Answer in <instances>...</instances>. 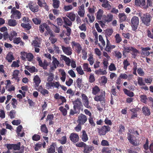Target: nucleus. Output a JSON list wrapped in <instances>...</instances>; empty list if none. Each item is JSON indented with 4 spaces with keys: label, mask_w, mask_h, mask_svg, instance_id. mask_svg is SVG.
Wrapping results in <instances>:
<instances>
[{
    "label": "nucleus",
    "mask_w": 153,
    "mask_h": 153,
    "mask_svg": "<svg viewBox=\"0 0 153 153\" xmlns=\"http://www.w3.org/2000/svg\"><path fill=\"white\" fill-rule=\"evenodd\" d=\"M100 80L102 83L105 84L107 82V79L105 76H103L101 77Z\"/></svg>",
    "instance_id": "8fccbe9b"
},
{
    "label": "nucleus",
    "mask_w": 153,
    "mask_h": 153,
    "mask_svg": "<svg viewBox=\"0 0 153 153\" xmlns=\"http://www.w3.org/2000/svg\"><path fill=\"white\" fill-rule=\"evenodd\" d=\"M31 73H33L34 72H37V69L35 68H27V69Z\"/></svg>",
    "instance_id": "338daca9"
},
{
    "label": "nucleus",
    "mask_w": 153,
    "mask_h": 153,
    "mask_svg": "<svg viewBox=\"0 0 153 153\" xmlns=\"http://www.w3.org/2000/svg\"><path fill=\"white\" fill-rule=\"evenodd\" d=\"M12 105L13 108H16V105H17V100H16L15 99H12Z\"/></svg>",
    "instance_id": "0e129e2a"
},
{
    "label": "nucleus",
    "mask_w": 153,
    "mask_h": 153,
    "mask_svg": "<svg viewBox=\"0 0 153 153\" xmlns=\"http://www.w3.org/2000/svg\"><path fill=\"white\" fill-rule=\"evenodd\" d=\"M16 112V111L14 110H12L10 111L9 115L11 118L13 119L14 118Z\"/></svg>",
    "instance_id": "4d7b16f0"
},
{
    "label": "nucleus",
    "mask_w": 153,
    "mask_h": 153,
    "mask_svg": "<svg viewBox=\"0 0 153 153\" xmlns=\"http://www.w3.org/2000/svg\"><path fill=\"white\" fill-rule=\"evenodd\" d=\"M138 83L139 85L141 86H144L145 85L141 77H140L138 79Z\"/></svg>",
    "instance_id": "603ef678"
},
{
    "label": "nucleus",
    "mask_w": 153,
    "mask_h": 153,
    "mask_svg": "<svg viewBox=\"0 0 153 153\" xmlns=\"http://www.w3.org/2000/svg\"><path fill=\"white\" fill-rule=\"evenodd\" d=\"M61 56L62 59L65 61V64L68 66H70L71 64V67H76L75 60L73 59H71L63 55H61Z\"/></svg>",
    "instance_id": "f257e3e1"
},
{
    "label": "nucleus",
    "mask_w": 153,
    "mask_h": 153,
    "mask_svg": "<svg viewBox=\"0 0 153 153\" xmlns=\"http://www.w3.org/2000/svg\"><path fill=\"white\" fill-rule=\"evenodd\" d=\"M106 45L105 47V51H108V48H109V47L111 45V44L110 43V41L108 39V38L106 37Z\"/></svg>",
    "instance_id": "052dcab7"
},
{
    "label": "nucleus",
    "mask_w": 153,
    "mask_h": 153,
    "mask_svg": "<svg viewBox=\"0 0 153 153\" xmlns=\"http://www.w3.org/2000/svg\"><path fill=\"white\" fill-rule=\"evenodd\" d=\"M113 33V30L112 29H106L105 30V33L106 37V38L107 37L108 38V37L110 36Z\"/></svg>",
    "instance_id": "58836bf2"
},
{
    "label": "nucleus",
    "mask_w": 153,
    "mask_h": 153,
    "mask_svg": "<svg viewBox=\"0 0 153 153\" xmlns=\"http://www.w3.org/2000/svg\"><path fill=\"white\" fill-rule=\"evenodd\" d=\"M40 44L39 39L38 38H36L33 41L32 45L34 47H40Z\"/></svg>",
    "instance_id": "aec40b11"
},
{
    "label": "nucleus",
    "mask_w": 153,
    "mask_h": 153,
    "mask_svg": "<svg viewBox=\"0 0 153 153\" xmlns=\"http://www.w3.org/2000/svg\"><path fill=\"white\" fill-rule=\"evenodd\" d=\"M40 139V136L37 134H34L32 137L33 140L35 141H38Z\"/></svg>",
    "instance_id": "774afa93"
},
{
    "label": "nucleus",
    "mask_w": 153,
    "mask_h": 153,
    "mask_svg": "<svg viewBox=\"0 0 153 153\" xmlns=\"http://www.w3.org/2000/svg\"><path fill=\"white\" fill-rule=\"evenodd\" d=\"M61 47L62 51L65 54L68 55L72 54V49L70 47H65L64 45H62Z\"/></svg>",
    "instance_id": "9d476101"
},
{
    "label": "nucleus",
    "mask_w": 153,
    "mask_h": 153,
    "mask_svg": "<svg viewBox=\"0 0 153 153\" xmlns=\"http://www.w3.org/2000/svg\"><path fill=\"white\" fill-rule=\"evenodd\" d=\"M116 42L117 43H119L122 41V39L119 34H117L115 36Z\"/></svg>",
    "instance_id": "79ce46f5"
},
{
    "label": "nucleus",
    "mask_w": 153,
    "mask_h": 153,
    "mask_svg": "<svg viewBox=\"0 0 153 153\" xmlns=\"http://www.w3.org/2000/svg\"><path fill=\"white\" fill-rule=\"evenodd\" d=\"M69 137L71 141L74 143L77 142L79 139L78 135L77 134L75 133L71 134Z\"/></svg>",
    "instance_id": "f8f14e48"
},
{
    "label": "nucleus",
    "mask_w": 153,
    "mask_h": 153,
    "mask_svg": "<svg viewBox=\"0 0 153 153\" xmlns=\"http://www.w3.org/2000/svg\"><path fill=\"white\" fill-rule=\"evenodd\" d=\"M79 10L78 12V15L81 17H83L84 16L85 11L84 10V5L82 4L79 7Z\"/></svg>",
    "instance_id": "2eb2a0df"
},
{
    "label": "nucleus",
    "mask_w": 153,
    "mask_h": 153,
    "mask_svg": "<svg viewBox=\"0 0 153 153\" xmlns=\"http://www.w3.org/2000/svg\"><path fill=\"white\" fill-rule=\"evenodd\" d=\"M6 59L9 62H11L12 60L14 59L13 56L11 53L8 54L6 56Z\"/></svg>",
    "instance_id": "e433bc0d"
},
{
    "label": "nucleus",
    "mask_w": 153,
    "mask_h": 153,
    "mask_svg": "<svg viewBox=\"0 0 153 153\" xmlns=\"http://www.w3.org/2000/svg\"><path fill=\"white\" fill-rule=\"evenodd\" d=\"M74 104V107L75 109L76 108H80L82 105V103L80 99H77L73 102Z\"/></svg>",
    "instance_id": "a211bd4d"
},
{
    "label": "nucleus",
    "mask_w": 153,
    "mask_h": 153,
    "mask_svg": "<svg viewBox=\"0 0 153 153\" xmlns=\"http://www.w3.org/2000/svg\"><path fill=\"white\" fill-rule=\"evenodd\" d=\"M142 111L144 114L146 116H149L150 114V109L148 107L144 106L142 108Z\"/></svg>",
    "instance_id": "393cba45"
},
{
    "label": "nucleus",
    "mask_w": 153,
    "mask_h": 153,
    "mask_svg": "<svg viewBox=\"0 0 153 153\" xmlns=\"http://www.w3.org/2000/svg\"><path fill=\"white\" fill-rule=\"evenodd\" d=\"M98 131L99 134L100 135H105L106 132L110 130V128L108 126H104L100 128H98Z\"/></svg>",
    "instance_id": "423d86ee"
},
{
    "label": "nucleus",
    "mask_w": 153,
    "mask_h": 153,
    "mask_svg": "<svg viewBox=\"0 0 153 153\" xmlns=\"http://www.w3.org/2000/svg\"><path fill=\"white\" fill-rule=\"evenodd\" d=\"M44 28L46 29L48 33L51 30L49 26L46 23H43L39 27V30L41 33H42L44 32Z\"/></svg>",
    "instance_id": "9b49d317"
},
{
    "label": "nucleus",
    "mask_w": 153,
    "mask_h": 153,
    "mask_svg": "<svg viewBox=\"0 0 153 153\" xmlns=\"http://www.w3.org/2000/svg\"><path fill=\"white\" fill-rule=\"evenodd\" d=\"M53 1V7L55 8H57L59 7V5L60 2L57 0H52Z\"/></svg>",
    "instance_id": "a19ab883"
},
{
    "label": "nucleus",
    "mask_w": 153,
    "mask_h": 153,
    "mask_svg": "<svg viewBox=\"0 0 153 153\" xmlns=\"http://www.w3.org/2000/svg\"><path fill=\"white\" fill-rule=\"evenodd\" d=\"M21 26L23 27L26 28L27 30L30 29L31 28V26L29 23L25 24L22 23L21 24Z\"/></svg>",
    "instance_id": "de8ad7c7"
},
{
    "label": "nucleus",
    "mask_w": 153,
    "mask_h": 153,
    "mask_svg": "<svg viewBox=\"0 0 153 153\" xmlns=\"http://www.w3.org/2000/svg\"><path fill=\"white\" fill-rule=\"evenodd\" d=\"M41 131L42 132H44L45 133H47L48 132V130L45 125L43 124L41 125Z\"/></svg>",
    "instance_id": "49530a36"
},
{
    "label": "nucleus",
    "mask_w": 153,
    "mask_h": 153,
    "mask_svg": "<svg viewBox=\"0 0 153 153\" xmlns=\"http://www.w3.org/2000/svg\"><path fill=\"white\" fill-rule=\"evenodd\" d=\"M79 28L80 30L84 31H85L86 30V25L85 23H83L79 26Z\"/></svg>",
    "instance_id": "37998d69"
},
{
    "label": "nucleus",
    "mask_w": 153,
    "mask_h": 153,
    "mask_svg": "<svg viewBox=\"0 0 153 153\" xmlns=\"http://www.w3.org/2000/svg\"><path fill=\"white\" fill-rule=\"evenodd\" d=\"M32 20L33 22L36 25L40 24L41 22V21L40 19L36 18H33Z\"/></svg>",
    "instance_id": "bf43d9fd"
},
{
    "label": "nucleus",
    "mask_w": 153,
    "mask_h": 153,
    "mask_svg": "<svg viewBox=\"0 0 153 153\" xmlns=\"http://www.w3.org/2000/svg\"><path fill=\"white\" fill-rule=\"evenodd\" d=\"M113 16L111 14H108L107 16L104 15L103 16V19L104 20L105 23L106 22L108 23L111 21L113 19Z\"/></svg>",
    "instance_id": "ddd939ff"
},
{
    "label": "nucleus",
    "mask_w": 153,
    "mask_h": 153,
    "mask_svg": "<svg viewBox=\"0 0 153 153\" xmlns=\"http://www.w3.org/2000/svg\"><path fill=\"white\" fill-rule=\"evenodd\" d=\"M29 7L30 10L33 12L35 13L39 10V7L37 5L34 4L33 3L30 2L28 4V6L27 7Z\"/></svg>",
    "instance_id": "6e6552de"
},
{
    "label": "nucleus",
    "mask_w": 153,
    "mask_h": 153,
    "mask_svg": "<svg viewBox=\"0 0 153 153\" xmlns=\"http://www.w3.org/2000/svg\"><path fill=\"white\" fill-rule=\"evenodd\" d=\"M82 134L80 136V137L83 142H86L88 140L87 134L85 130L82 131Z\"/></svg>",
    "instance_id": "4be33fe9"
},
{
    "label": "nucleus",
    "mask_w": 153,
    "mask_h": 153,
    "mask_svg": "<svg viewBox=\"0 0 153 153\" xmlns=\"http://www.w3.org/2000/svg\"><path fill=\"white\" fill-rule=\"evenodd\" d=\"M87 117L86 116L81 114L78 116L77 122L79 123L82 125L87 121Z\"/></svg>",
    "instance_id": "0eeeda50"
},
{
    "label": "nucleus",
    "mask_w": 153,
    "mask_h": 153,
    "mask_svg": "<svg viewBox=\"0 0 153 153\" xmlns=\"http://www.w3.org/2000/svg\"><path fill=\"white\" fill-rule=\"evenodd\" d=\"M66 16L71 21H74L75 19V15L73 13L70 12L67 13Z\"/></svg>",
    "instance_id": "a878e982"
},
{
    "label": "nucleus",
    "mask_w": 153,
    "mask_h": 153,
    "mask_svg": "<svg viewBox=\"0 0 153 153\" xmlns=\"http://www.w3.org/2000/svg\"><path fill=\"white\" fill-rule=\"evenodd\" d=\"M143 54L148 56L150 54V53L149 51L151 50L150 48L149 47H146L145 48H141Z\"/></svg>",
    "instance_id": "7c9ffc66"
},
{
    "label": "nucleus",
    "mask_w": 153,
    "mask_h": 153,
    "mask_svg": "<svg viewBox=\"0 0 153 153\" xmlns=\"http://www.w3.org/2000/svg\"><path fill=\"white\" fill-rule=\"evenodd\" d=\"M107 68H105L104 69H99L98 70L95 71L96 74L99 75H105L106 74L107 72L106 71V69Z\"/></svg>",
    "instance_id": "c85d7f7f"
},
{
    "label": "nucleus",
    "mask_w": 153,
    "mask_h": 153,
    "mask_svg": "<svg viewBox=\"0 0 153 153\" xmlns=\"http://www.w3.org/2000/svg\"><path fill=\"white\" fill-rule=\"evenodd\" d=\"M53 145V144H52L47 149L48 153H54L55 152V147Z\"/></svg>",
    "instance_id": "72a5a7b5"
},
{
    "label": "nucleus",
    "mask_w": 153,
    "mask_h": 153,
    "mask_svg": "<svg viewBox=\"0 0 153 153\" xmlns=\"http://www.w3.org/2000/svg\"><path fill=\"white\" fill-rule=\"evenodd\" d=\"M19 74V71L17 70H15L13 72V74L12 79H14L16 80L18 82L19 81V79L18 77V74Z\"/></svg>",
    "instance_id": "c756f323"
},
{
    "label": "nucleus",
    "mask_w": 153,
    "mask_h": 153,
    "mask_svg": "<svg viewBox=\"0 0 153 153\" xmlns=\"http://www.w3.org/2000/svg\"><path fill=\"white\" fill-rule=\"evenodd\" d=\"M62 19L63 20V22L66 25L69 26H71L72 25V22L71 20H70L68 18L65 17H63Z\"/></svg>",
    "instance_id": "bb28decb"
},
{
    "label": "nucleus",
    "mask_w": 153,
    "mask_h": 153,
    "mask_svg": "<svg viewBox=\"0 0 153 153\" xmlns=\"http://www.w3.org/2000/svg\"><path fill=\"white\" fill-rule=\"evenodd\" d=\"M100 91V88L97 86H95L92 88V93L94 95H96Z\"/></svg>",
    "instance_id": "2f4dec72"
},
{
    "label": "nucleus",
    "mask_w": 153,
    "mask_h": 153,
    "mask_svg": "<svg viewBox=\"0 0 153 153\" xmlns=\"http://www.w3.org/2000/svg\"><path fill=\"white\" fill-rule=\"evenodd\" d=\"M120 21L122 22L125 21L127 18L126 16L124 13H120L119 15Z\"/></svg>",
    "instance_id": "473e14b6"
},
{
    "label": "nucleus",
    "mask_w": 153,
    "mask_h": 153,
    "mask_svg": "<svg viewBox=\"0 0 153 153\" xmlns=\"http://www.w3.org/2000/svg\"><path fill=\"white\" fill-rule=\"evenodd\" d=\"M103 13V10L100 9L97 12V18L98 20H100Z\"/></svg>",
    "instance_id": "ea45409f"
},
{
    "label": "nucleus",
    "mask_w": 153,
    "mask_h": 153,
    "mask_svg": "<svg viewBox=\"0 0 153 153\" xmlns=\"http://www.w3.org/2000/svg\"><path fill=\"white\" fill-rule=\"evenodd\" d=\"M73 7L71 5L68 6H65L64 7L65 10L66 11L71 10L73 9Z\"/></svg>",
    "instance_id": "e2e57ef3"
},
{
    "label": "nucleus",
    "mask_w": 153,
    "mask_h": 153,
    "mask_svg": "<svg viewBox=\"0 0 153 153\" xmlns=\"http://www.w3.org/2000/svg\"><path fill=\"white\" fill-rule=\"evenodd\" d=\"M99 41L101 42L102 45L105 46V42L103 39L102 36L101 35L99 36Z\"/></svg>",
    "instance_id": "6e6d98bb"
},
{
    "label": "nucleus",
    "mask_w": 153,
    "mask_h": 153,
    "mask_svg": "<svg viewBox=\"0 0 153 153\" xmlns=\"http://www.w3.org/2000/svg\"><path fill=\"white\" fill-rule=\"evenodd\" d=\"M33 81L35 83V87H38L41 82V80L39 76L36 75L34 77Z\"/></svg>",
    "instance_id": "f3484780"
},
{
    "label": "nucleus",
    "mask_w": 153,
    "mask_h": 153,
    "mask_svg": "<svg viewBox=\"0 0 153 153\" xmlns=\"http://www.w3.org/2000/svg\"><path fill=\"white\" fill-rule=\"evenodd\" d=\"M48 33L50 35L49 39L52 44H54L56 42L57 39L55 37V36L53 35L52 31L51 30Z\"/></svg>",
    "instance_id": "6ab92c4d"
},
{
    "label": "nucleus",
    "mask_w": 153,
    "mask_h": 153,
    "mask_svg": "<svg viewBox=\"0 0 153 153\" xmlns=\"http://www.w3.org/2000/svg\"><path fill=\"white\" fill-rule=\"evenodd\" d=\"M38 1L37 3L39 5L40 7H43L46 5V3L45 2H42L40 0H37Z\"/></svg>",
    "instance_id": "69168bd1"
},
{
    "label": "nucleus",
    "mask_w": 153,
    "mask_h": 153,
    "mask_svg": "<svg viewBox=\"0 0 153 153\" xmlns=\"http://www.w3.org/2000/svg\"><path fill=\"white\" fill-rule=\"evenodd\" d=\"M71 44L72 47H75V51L78 54L80 53L82 49L80 45L75 41H73Z\"/></svg>",
    "instance_id": "1a4fd4ad"
},
{
    "label": "nucleus",
    "mask_w": 153,
    "mask_h": 153,
    "mask_svg": "<svg viewBox=\"0 0 153 153\" xmlns=\"http://www.w3.org/2000/svg\"><path fill=\"white\" fill-rule=\"evenodd\" d=\"M123 91L124 93L128 96L131 97L134 96V93L133 92L130 91L126 88L123 89Z\"/></svg>",
    "instance_id": "c9c22d12"
},
{
    "label": "nucleus",
    "mask_w": 153,
    "mask_h": 153,
    "mask_svg": "<svg viewBox=\"0 0 153 153\" xmlns=\"http://www.w3.org/2000/svg\"><path fill=\"white\" fill-rule=\"evenodd\" d=\"M20 142L16 144H13V149L14 150H19L20 148Z\"/></svg>",
    "instance_id": "5fc2aeb1"
},
{
    "label": "nucleus",
    "mask_w": 153,
    "mask_h": 153,
    "mask_svg": "<svg viewBox=\"0 0 153 153\" xmlns=\"http://www.w3.org/2000/svg\"><path fill=\"white\" fill-rule=\"evenodd\" d=\"M22 128V126L21 125H19L17 127L16 132L18 136L19 137H22L24 136L25 133L24 132L21 134L20 133V132L21 131V130Z\"/></svg>",
    "instance_id": "412c9836"
},
{
    "label": "nucleus",
    "mask_w": 153,
    "mask_h": 153,
    "mask_svg": "<svg viewBox=\"0 0 153 153\" xmlns=\"http://www.w3.org/2000/svg\"><path fill=\"white\" fill-rule=\"evenodd\" d=\"M141 101L142 102L146 103L147 98L146 96L145 95H141L140 96Z\"/></svg>",
    "instance_id": "09e8293b"
},
{
    "label": "nucleus",
    "mask_w": 153,
    "mask_h": 153,
    "mask_svg": "<svg viewBox=\"0 0 153 153\" xmlns=\"http://www.w3.org/2000/svg\"><path fill=\"white\" fill-rule=\"evenodd\" d=\"M123 49L125 52L128 53L130 51H131V48H132V47H127L126 46V45L123 44Z\"/></svg>",
    "instance_id": "a18cd8bd"
},
{
    "label": "nucleus",
    "mask_w": 153,
    "mask_h": 153,
    "mask_svg": "<svg viewBox=\"0 0 153 153\" xmlns=\"http://www.w3.org/2000/svg\"><path fill=\"white\" fill-rule=\"evenodd\" d=\"M86 144L83 142H80L76 144V145L77 147L84 148Z\"/></svg>",
    "instance_id": "13d9d810"
},
{
    "label": "nucleus",
    "mask_w": 153,
    "mask_h": 153,
    "mask_svg": "<svg viewBox=\"0 0 153 153\" xmlns=\"http://www.w3.org/2000/svg\"><path fill=\"white\" fill-rule=\"evenodd\" d=\"M110 3H111L108 1L106 2L102 3V6L108 10H110L111 8V6L110 4Z\"/></svg>",
    "instance_id": "b1692460"
},
{
    "label": "nucleus",
    "mask_w": 153,
    "mask_h": 153,
    "mask_svg": "<svg viewBox=\"0 0 153 153\" xmlns=\"http://www.w3.org/2000/svg\"><path fill=\"white\" fill-rule=\"evenodd\" d=\"M59 110L62 112L64 116H66L67 114V110L66 109L64 108L63 107L61 106L59 108Z\"/></svg>",
    "instance_id": "c03bdc74"
},
{
    "label": "nucleus",
    "mask_w": 153,
    "mask_h": 153,
    "mask_svg": "<svg viewBox=\"0 0 153 153\" xmlns=\"http://www.w3.org/2000/svg\"><path fill=\"white\" fill-rule=\"evenodd\" d=\"M101 152L103 153H109L111 152V150L108 147H104L102 149Z\"/></svg>",
    "instance_id": "864d4df0"
},
{
    "label": "nucleus",
    "mask_w": 153,
    "mask_h": 153,
    "mask_svg": "<svg viewBox=\"0 0 153 153\" xmlns=\"http://www.w3.org/2000/svg\"><path fill=\"white\" fill-rule=\"evenodd\" d=\"M139 19L138 17L134 16H133L131 20V26L134 30H136L139 24Z\"/></svg>",
    "instance_id": "39448f33"
},
{
    "label": "nucleus",
    "mask_w": 153,
    "mask_h": 153,
    "mask_svg": "<svg viewBox=\"0 0 153 153\" xmlns=\"http://www.w3.org/2000/svg\"><path fill=\"white\" fill-rule=\"evenodd\" d=\"M11 13L12 15L10 17L12 19H19L21 18V13L19 10H16L15 7L11 9Z\"/></svg>",
    "instance_id": "20e7f679"
},
{
    "label": "nucleus",
    "mask_w": 153,
    "mask_h": 153,
    "mask_svg": "<svg viewBox=\"0 0 153 153\" xmlns=\"http://www.w3.org/2000/svg\"><path fill=\"white\" fill-rule=\"evenodd\" d=\"M59 141L62 144H65L67 142V139L66 136L62 137L61 139L59 140Z\"/></svg>",
    "instance_id": "3c124183"
},
{
    "label": "nucleus",
    "mask_w": 153,
    "mask_h": 153,
    "mask_svg": "<svg viewBox=\"0 0 153 153\" xmlns=\"http://www.w3.org/2000/svg\"><path fill=\"white\" fill-rule=\"evenodd\" d=\"M105 91H103V93H101V94L99 96H97L94 98V100L96 101H104L105 97Z\"/></svg>",
    "instance_id": "4468645a"
},
{
    "label": "nucleus",
    "mask_w": 153,
    "mask_h": 153,
    "mask_svg": "<svg viewBox=\"0 0 153 153\" xmlns=\"http://www.w3.org/2000/svg\"><path fill=\"white\" fill-rule=\"evenodd\" d=\"M37 60L38 62L39 65L41 67H47L48 65V63L47 61L45 60H44L42 62L40 57H37Z\"/></svg>",
    "instance_id": "dca6fc26"
},
{
    "label": "nucleus",
    "mask_w": 153,
    "mask_h": 153,
    "mask_svg": "<svg viewBox=\"0 0 153 153\" xmlns=\"http://www.w3.org/2000/svg\"><path fill=\"white\" fill-rule=\"evenodd\" d=\"M17 23L15 19H10L8 21L7 24L10 26L14 27L17 25Z\"/></svg>",
    "instance_id": "cd10ccee"
},
{
    "label": "nucleus",
    "mask_w": 153,
    "mask_h": 153,
    "mask_svg": "<svg viewBox=\"0 0 153 153\" xmlns=\"http://www.w3.org/2000/svg\"><path fill=\"white\" fill-rule=\"evenodd\" d=\"M21 57L23 60H25L26 59L29 62H32L33 58V56L30 53H27L26 52H21Z\"/></svg>",
    "instance_id": "7ed1b4c3"
},
{
    "label": "nucleus",
    "mask_w": 153,
    "mask_h": 153,
    "mask_svg": "<svg viewBox=\"0 0 153 153\" xmlns=\"http://www.w3.org/2000/svg\"><path fill=\"white\" fill-rule=\"evenodd\" d=\"M93 149V147L92 146H89L86 144L84 148L83 152L84 153H89L90 152H91Z\"/></svg>",
    "instance_id": "5701e85b"
},
{
    "label": "nucleus",
    "mask_w": 153,
    "mask_h": 153,
    "mask_svg": "<svg viewBox=\"0 0 153 153\" xmlns=\"http://www.w3.org/2000/svg\"><path fill=\"white\" fill-rule=\"evenodd\" d=\"M13 42L14 43L17 44H18L20 43V45H23L24 44V42L22 41L20 38L19 37L15 38L14 39Z\"/></svg>",
    "instance_id": "f704fd0d"
},
{
    "label": "nucleus",
    "mask_w": 153,
    "mask_h": 153,
    "mask_svg": "<svg viewBox=\"0 0 153 153\" xmlns=\"http://www.w3.org/2000/svg\"><path fill=\"white\" fill-rule=\"evenodd\" d=\"M52 63L54 66V67H58L59 63V61L56 58L53 56L52 57Z\"/></svg>",
    "instance_id": "4c0bfd02"
},
{
    "label": "nucleus",
    "mask_w": 153,
    "mask_h": 153,
    "mask_svg": "<svg viewBox=\"0 0 153 153\" xmlns=\"http://www.w3.org/2000/svg\"><path fill=\"white\" fill-rule=\"evenodd\" d=\"M151 16L149 14L146 13L143 15L142 16H141L140 18L142 23L146 26H149L151 21Z\"/></svg>",
    "instance_id": "f03ea898"
},
{
    "label": "nucleus",
    "mask_w": 153,
    "mask_h": 153,
    "mask_svg": "<svg viewBox=\"0 0 153 153\" xmlns=\"http://www.w3.org/2000/svg\"><path fill=\"white\" fill-rule=\"evenodd\" d=\"M87 16L89 18L90 22L91 23H92L94 21L95 17L92 14H88L87 15Z\"/></svg>",
    "instance_id": "680f3d73"
}]
</instances>
